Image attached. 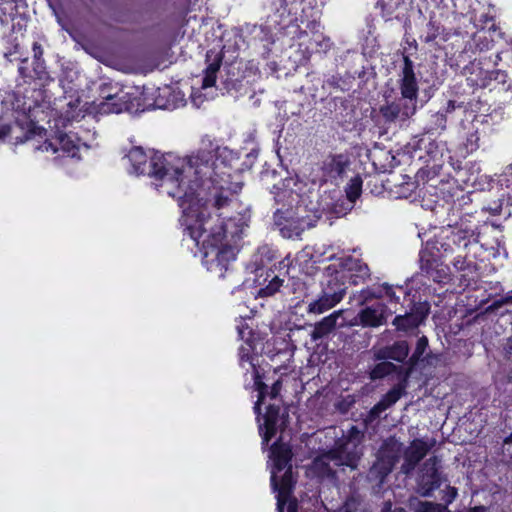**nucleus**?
<instances>
[{"instance_id": "ea45409f", "label": "nucleus", "mask_w": 512, "mask_h": 512, "mask_svg": "<svg viewBox=\"0 0 512 512\" xmlns=\"http://www.w3.org/2000/svg\"><path fill=\"white\" fill-rule=\"evenodd\" d=\"M220 217H221V214H218V215H217V219H215V220H214V219L212 218L211 225H212V226H215L216 224H219V222H221V221H220V219H219Z\"/></svg>"}, {"instance_id": "bb28decb", "label": "nucleus", "mask_w": 512, "mask_h": 512, "mask_svg": "<svg viewBox=\"0 0 512 512\" xmlns=\"http://www.w3.org/2000/svg\"><path fill=\"white\" fill-rule=\"evenodd\" d=\"M330 170L337 174H341L344 170V161L342 156H333L327 163Z\"/></svg>"}, {"instance_id": "7c9ffc66", "label": "nucleus", "mask_w": 512, "mask_h": 512, "mask_svg": "<svg viewBox=\"0 0 512 512\" xmlns=\"http://www.w3.org/2000/svg\"><path fill=\"white\" fill-rule=\"evenodd\" d=\"M428 347V339L423 336L420 337L417 341V345L413 354V358L419 359L425 352L426 348Z\"/></svg>"}, {"instance_id": "7ed1b4c3", "label": "nucleus", "mask_w": 512, "mask_h": 512, "mask_svg": "<svg viewBox=\"0 0 512 512\" xmlns=\"http://www.w3.org/2000/svg\"><path fill=\"white\" fill-rule=\"evenodd\" d=\"M256 360L257 357L251 354V346L247 343L246 345H242L239 348V363L240 366L246 371L252 373V378L254 380L255 390L258 392V400L254 406V412L259 416L260 415V406L265 404L266 398L269 397L270 400H275L279 395L281 390V382L278 380L274 382L271 387V391L267 392V386L261 382L259 372L256 368ZM287 415L283 412L280 413V407L275 405L274 403H269L266 408V413L262 417L263 422L258 417L259 421V432L262 436V444L266 445L270 439L278 432H283L286 423H287Z\"/></svg>"}, {"instance_id": "c03bdc74", "label": "nucleus", "mask_w": 512, "mask_h": 512, "mask_svg": "<svg viewBox=\"0 0 512 512\" xmlns=\"http://www.w3.org/2000/svg\"><path fill=\"white\" fill-rule=\"evenodd\" d=\"M511 293H512V291H511ZM506 301H507V302H512V294H511V295H509V296L506 298Z\"/></svg>"}, {"instance_id": "72a5a7b5", "label": "nucleus", "mask_w": 512, "mask_h": 512, "mask_svg": "<svg viewBox=\"0 0 512 512\" xmlns=\"http://www.w3.org/2000/svg\"><path fill=\"white\" fill-rule=\"evenodd\" d=\"M18 126L19 124H17L14 128H11L8 125H0V140L4 139V137L10 133V131L15 130V128Z\"/></svg>"}, {"instance_id": "a878e982", "label": "nucleus", "mask_w": 512, "mask_h": 512, "mask_svg": "<svg viewBox=\"0 0 512 512\" xmlns=\"http://www.w3.org/2000/svg\"><path fill=\"white\" fill-rule=\"evenodd\" d=\"M394 368V365L389 362H382L377 364L371 372V377L373 379L381 378L387 374H389Z\"/></svg>"}, {"instance_id": "9d476101", "label": "nucleus", "mask_w": 512, "mask_h": 512, "mask_svg": "<svg viewBox=\"0 0 512 512\" xmlns=\"http://www.w3.org/2000/svg\"><path fill=\"white\" fill-rule=\"evenodd\" d=\"M387 319V307L377 303L363 308L355 318L353 325L360 324L363 327H379L385 324Z\"/></svg>"}, {"instance_id": "f03ea898", "label": "nucleus", "mask_w": 512, "mask_h": 512, "mask_svg": "<svg viewBox=\"0 0 512 512\" xmlns=\"http://www.w3.org/2000/svg\"><path fill=\"white\" fill-rule=\"evenodd\" d=\"M214 148L211 141H203L202 146L187 158H178L172 155H154L148 162V157L141 147L132 148L127 154L131 163V173L136 175L147 174L160 183L157 189L168 196L180 199L181 203L191 196L189 192H182V183L185 177L194 170L196 175L211 176L216 168L213 162Z\"/></svg>"}, {"instance_id": "a211bd4d", "label": "nucleus", "mask_w": 512, "mask_h": 512, "mask_svg": "<svg viewBox=\"0 0 512 512\" xmlns=\"http://www.w3.org/2000/svg\"><path fill=\"white\" fill-rule=\"evenodd\" d=\"M208 66L204 71V77L202 79V87L208 88L215 85L216 74L220 69L222 57L219 53L209 51L206 55Z\"/></svg>"}, {"instance_id": "dca6fc26", "label": "nucleus", "mask_w": 512, "mask_h": 512, "mask_svg": "<svg viewBox=\"0 0 512 512\" xmlns=\"http://www.w3.org/2000/svg\"><path fill=\"white\" fill-rule=\"evenodd\" d=\"M343 310L334 311L330 315L324 317L321 321L314 325V329L311 333V338L314 341L322 339L330 332L334 330L337 324V320L342 315Z\"/></svg>"}, {"instance_id": "39448f33", "label": "nucleus", "mask_w": 512, "mask_h": 512, "mask_svg": "<svg viewBox=\"0 0 512 512\" xmlns=\"http://www.w3.org/2000/svg\"><path fill=\"white\" fill-rule=\"evenodd\" d=\"M363 434L356 427H351L348 434L336 442L335 447L320 455L312 462L309 472L318 477L330 476L333 469L330 466H346L356 469L362 455L361 441Z\"/></svg>"}, {"instance_id": "393cba45", "label": "nucleus", "mask_w": 512, "mask_h": 512, "mask_svg": "<svg viewBox=\"0 0 512 512\" xmlns=\"http://www.w3.org/2000/svg\"><path fill=\"white\" fill-rule=\"evenodd\" d=\"M281 285H282V280L279 279L277 276H274L266 287L259 289L258 296H260V297L272 296L279 290Z\"/></svg>"}, {"instance_id": "79ce46f5", "label": "nucleus", "mask_w": 512, "mask_h": 512, "mask_svg": "<svg viewBox=\"0 0 512 512\" xmlns=\"http://www.w3.org/2000/svg\"><path fill=\"white\" fill-rule=\"evenodd\" d=\"M104 88H106V89H105V94H111V93L109 92V90H110V86H109V85H106V84H105V85H102V86L100 87V91H101L102 89H104Z\"/></svg>"}, {"instance_id": "20e7f679", "label": "nucleus", "mask_w": 512, "mask_h": 512, "mask_svg": "<svg viewBox=\"0 0 512 512\" xmlns=\"http://www.w3.org/2000/svg\"><path fill=\"white\" fill-rule=\"evenodd\" d=\"M398 85L401 97L381 106L380 113L385 121L402 124L415 115L419 91L414 63L406 55L403 56Z\"/></svg>"}, {"instance_id": "de8ad7c7", "label": "nucleus", "mask_w": 512, "mask_h": 512, "mask_svg": "<svg viewBox=\"0 0 512 512\" xmlns=\"http://www.w3.org/2000/svg\"><path fill=\"white\" fill-rule=\"evenodd\" d=\"M329 45V39L326 40V47Z\"/></svg>"}, {"instance_id": "4be33fe9", "label": "nucleus", "mask_w": 512, "mask_h": 512, "mask_svg": "<svg viewBox=\"0 0 512 512\" xmlns=\"http://www.w3.org/2000/svg\"><path fill=\"white\" fill-rule=\"evenodd\" d=\"M15 5L7 0L0 3V22L2 25H8L14 18Z\"/></svg>"}, {"instance_id": "c9c22d12", "label": "nucleus", "mask_w": 512, "mask_h": 512, "mask_svg": "<svg viewBox=\"0 0 512 512\" xmlns=\"http://www.w3.org/2000/svg\"><path fill=\"white\" fill-rule=\"evenodd\" d=\"M33 51H34V57L36 59H40L43 54V51H42L41 46L38 43L33 44Z\"/></svg>"}, {"instance_id": "37998d69", "label": "nucleus", "mask_w": 512, "mask_h": 512, "mask_svg": "<svg viewBox=\"0 0 512 512\" xmlns=\"http://www.w3.org/2000/svg\"><path fill=\"white\" fill-rule=\"evenodd\" d=\"M504 443L505 444H511L512 443V433L508 437L505 438Z\"/></svg>"}, {"instance_id": "58836bf2", "label": "nucleus", "mask_w": 512, "mask_h": 512, "mask_svg": "<svg viewBox=\"0 0 512 512\" xmlns=\"http://www.w3.org/2000/svg\"><path fill=\"white\" fill-rule=\"evenodd\" d=\"M436 37H437V33H435V32H433V33H431V34L429 33V34H427V35L425 36L424 41H425L426 43H429V42L434 41V40L436 39Z\"/></svg>"}, {"instance_id": "2eb2a0df", "label": "nucleus", "mask_w": 512, "mask_h": 512, "mask_svg": "<svg viewBox=\"0 0 512 512\" xmlns=\"http://www.w3.org/2000/svg\"><path fill=\"white\" fill-rule=\"evenodd\" d=\"M427 310L417 309L405 315H398L394 318L392 324L400 331H410L417 328L426 318Z\"/></svg>"}, {"instance_id": "f3484780", "label": "nucleus", "mask_w": 512, "mask_h": 512, "mask_svg": "<svg viewBox=\"0 0 512 512\" xmlns=\"http://www.w3.org/2000/svg\"><path fill=\"white\" fill-rule=\"evenodd\" d=\"M344 265L348 270V277L354 285L364 282L370 275L368 266L359 258H346Z\"/></svg>"}, {"instance_id": "c85d7f7f", "label": "nucleus", "mask_w": 512, "mask_h": 512, "mask_svg": "<svg viewBox=\"0 0 512 512\" xmlns=\"http://www.w3.org/2000/svg\"><path fill=\"white\" fill-rule=\"evenodd\" d=\"M434 126L429 130H444L446 128V115L440 112L435 113L433 116Z\"/></svg>"}, {"instance_id": "49530a36", "label": "nucleus", "mask_w": 512, "mask_h": 512, "mask_svg": "<svg viewBox=\"0 0 512 512\" xmlns=\"http://www.w3.org/2000/svg\"><path fill=\"white\" fill-rule=\"evenodd\" d=\"M509 170H510V174L512 176V164L510 165Z\"/></svg>"}, {"instance_id": "e433bc0d", "label": "nucleus", "mask_w": 512, "mask_h": 512, "mask_svg": "<svg viewBox=\"0 0 512 512\" xmlns=\"http://www.w3.org/2000/svg\"><path fill=\"white\" fill-rule=\"evenodd\" d=\"M383 287H384V289L386 290V295H387L389 298H391V299H397V300H398V298L395 296V293L393 292V290H392V287H391V286H389L388 284H383Z\"/></svg>"}, {"instance_id": "5701e85b", "label": "nucleus", "mask_w": 512, "mask_h": 512, "mask_svg": "<svg viewBox=\"0 0 512 512\" xmlns=\"http://www.w3.org/2000/svg\"><path fill=\"white\" fill-rule=\"evenodd\" d=\"M362 180L356 176L350 180L346 188L347 197L351 202H354L361 194Z\"/></svg>"}, {"instance_id": "4468645a", "label": "nucleus", "mask_w": 512, "mask_h": 512, "mask_svg": "<svg viewBox=\"0 0 512 512\" xmlns=\"http://www.w3.org/2000/svg\"><path fill=\"white\" fill-rule=\"evenodd\" d=\"M320 219V215L314 213L308 216H299L297 220H287L286 223L280 227V233L285 238L299 237L305 229L312 228Z\"/></svg>"}, {"instance_id": "a19ab883", "label": "nucleus", "mask_w": 512, "mask_h": 512, "mask_svg": "<svg viewBox=\"0 0 512 512\" xmlns=\"http://www.w3.org/2000/svg\"><path fill=\"white\" fill-rule=\"evenodd\" d=\"M220 217H221V214H218V215H217V219H215V220H214V219L212 218L211 225H212V226H215L216 224H219V222H221V221H220V219H219Z\"/></svg>"}, {"instance_id": "cd10ccee", "label": "nucleus", "mask_w": 512, "mask_h": 512, "mask_svg": "<svg viewBox=\"0 0 512 512\" xmlns=\"http://www.w3.org/2000/svg\"><path fill=\"white\" fill-rule=\"evenodd\" d=\"M42 129L35 127L32 123L29 124L28 130L25 132L24 137L16 136V144L24 143L31 139L32 135L41 134Z\"/></svg>"}, {"instance_id": "b1692460", "label": "nucleus", "mask_w": 512, "mask_h": 512, "mask_svg": "<svg viewBox=\"0 0 512 512\" xmlns=\"http://www.w3.org/2000/svg\"><path fill=\"white\" fill-rule=\"evenodd\" d=\"M415 512H451L446 505L431 503V502H418L415 507Z\"/></svg>"}, {"instance_id": "f8f14e48", "label": "nucleus", "mask_w": 512, "mask_h": 512, "mask_svg": "<svg viewBox=\"0 0 512 512\" xmlns=\"http://www.w3.org/2000/svg\"><path fill=\"white\" fill-rule=\"evenodd\" d=\"M345 294L346 290L344 288L336 291H323L317 299L309 303L307 312L309 314H322L341 302Z\"/></svg>"}, {"instance_id": "aec40b11", "label": "nucleus", "mask_w": 512, "mask_h": 512, "mask_svg": "<svg viewBox=\"0 0 512 512\" xmlns=\"http://www.w3.org/2000/svg\"><path fill=\"white\" fill-rule=\"evenodd\" d=\"M409 353V346L406 341L396 342L393 346L383 351L382 354L378 355L381 358H390L398 362H402L406 359Z\"/></svg>"}, {"instance_id": "4c0bfd02", "label": "nucleus", "mask_w": 512, "mask_h": 512, "mask_svg": "<svg viewBox=\"0 0 512 512\" xmlns=\"http://www.w3.org/2000/svg\"><path fill=\"white\" fill-rule=\"evenodd\" d=\"M354 505H355V501L349 500L345 503L343 508H341L340 512H351V508L354 507Z\"/></svg>"}, {"instance_id": "a18cd8bd", "label": "nucleus", "mask_w": 512, "mask_h": 512, "mask_svg": "<svg viewBox=\"0 0 512 512\" xmlns=\"http://www.w3.org/2000/svg\"><path fill=\"white\" fill-rule=\"evenodd\" d=\"M448 105H449V108L454 109V104L452 101H449Z\"/></svg>"}, {"instance_id": "423d86ee", "label": "nucleus", "mask_w": 512, "mask_h": 512, "mask_svg": "<svg viewBox=\"0 0 512 512\" xmlns=\"http://www.w3.org/2000/svg\"><path fill=\"white\" fill-rule=\"evenodd\" d=\"M269 458L273 462L271 469V486L277 492L278 512H297V502L291 497L294 486L289 446H272Z\"/></svg>"}, {"instance_id": "2f4dec72", "label": "nucleus", "mask_w": 512, "mask_h": 512, "mask_svg": "<svg viewBox=\"0 0 512 512\" xmlns=\"http://www.w3.org/2000/svg\"><path fill=\"white\" fill-rule=\"evenodd\" d=\"M457 489L454 488V487H450L448 486L445 490H444V496H443V499L444 501L446 502V506L450 503H452L454 501V499L457 497Z\"/></svg>"}, {"instance_id": "1a4fd4ad", "label": "nucleus", "mask_w": 512, "mask_h": 512, "mask_svg": "<svg viewBox=\"0 0 512 512\" xmlns=\"http://www.w3.org/2000/svg\"><path fill=\"white\" fill-rule=\"evenodd\" d=\"M438 464L439 460L436 457H432L424 463L419 482L420 492L423 496H429L433 490L441 485L442 479L438 471Z\"/></svg>"}, {"instance_id": "ddd939ff", "label": "nucleus", "mask_w": 512, "mask_h": 512, "mask_svg": "<svg viewBox=\"0 0 512 512\" xmlns=\"http://www.w3.org/2000/svg\"><path fill=\"white\" fill-rule=\"evenodd\" d=\"M35 149L42 152L60 153V157H75L78 152L77 146L68 135H60L56 142L45 141L42 145L36 146Z\"/></svg>"}, {"instance_id": "9b49d317", "label": "nucleus", "mask_w": 512, "mask_h": 512, "mask_svg": "<svg viewBox=\"0 0 512 512\" xmlns=\"http://www.w3.org/2000/svg\"><path fill=\"white\" fill-rule=\"evenodd\" d=\"M105 89L100 92L102 101L99 103V111L101 113H121L124 110L130 109L129 95L122 90H118L113 94H105Z\"/></svg>"}, {"instance_id": "6ab92c4d", "label": "nucleus", "mask_w": 512, "mask_h": 512, "mask_svg": "<svg viewBox=\"0 0 512 512\" xmlns=\"http://www.w3.org/2000/svg\"><path fill=\"white\" fill-rule=\"evenodd\" d=\"M402 395V388L401 387H394L391 389L383 398L382 400L377 403L371 410V414L373 416H378L380 413L385 411L387 408H389L391 405L395 404Z\"/></svg>"}, {"instance_id": "6e6552de", "label": "nucleus", "mask_w": 512, "mask_h": 512, "mask_svg": "<svg viewBox=\"0 0 512 512\" xmlns=\"http://www.w3.org/2000/svg\"><path fill=\"white\" fill-rule=\"evenodd\" d=\"M398 453L399 448L395 447V445L381 449L377 461L370 469L369 477L372 480L382 483L398 461Z\"/></svg>"}, {"instance_id": "473e14b6", "label": "nucleus", "mask_w": 512, "mask_h": 512, "mask_svg": "<svg viewBox=\"0 0 512 512\" xmlns=\"http://www.w3.org/2000/svg\"><path fill=\"white\" fill-rule=\"evenodd\" d=\"M483 210L489 211L493 215H499L502 211V200H498L493 204L483 207Z\"/></svg>"}, {"instance_id": "412c9836", "label": "nucleus", "mask_w": 512, "mask_h": 512, "mask_svg": "<svg viewBox=\"0 0 512 512\" xmlns=\"http://www.w3.org/2000/svg\"><path fill=\"white\" fill-rule=\"evenodd\" d=\"M231 258H203V266L207 271L214 273L219 278L224 276V272L228 270Z\"/></svg>"}, {"instance_id": "0eeeda50", "label": "nucleus", "mask_w": 512, "mask_h": 512, "mask_svg": "<svg viewBox=\"0 0 512 512\" xmlns=\"http://www.w3.org/2000/svg\"><path fill=\"white\" fill-rule=\"evenodd\" d=\"M436 440L433 438L415 439L407 447L404 454V463L401 471L409 474L416 465L426 456V454L435 446Z\"/></svg>"}, {"instance_id": "c756f323", "label": "nucleus", "mask_w": 512, "mask_h": 512, "mask_svg": "<svg viewBox=\"0 0 512 512\" xmlns=\"http://www.w3.org/2000/svg\"><path fill=\"white\" fill-rule=\"evenodd\" d=\"M274 9H275V12L277 14H279V17L281 19L290 14V10L288 9L287 0H276L274 2Z\"/></svg>"}, {"instance_id": "f257e3e1", "label": "nucleus", "mask_w": 512, "mask_h": 512, "mask_svg": "<svg viewBox=\"0 0 512 512\" xmlns=\"http://www.w3.org/2000/svg\"><path fill=\"white\" fill-rule=\"evenodd\" d=\"M212 147L214 148L213 162L216 168L211 172V176L196 175L194 170H192L188 176L184 178L182 183V192H189L191 196L187 197V200H184L183 203H181L180 199L177 200L183 210L184 224L189 232V236L196 245H199L200 242L202 243L204 256H208L209 254L222 256L228 253L227 245L224 243L226 237L225 225L223 222H219V224L212 226V217L206 215V211L210 206L218 210L222 209L229 204L230 200L222 187L220 191L214 192L211 199L200 197V192L198 191L200 188V179L204 185L207 182H215L214 176L218 175L219 164L217 163L216 156L219 152V148L213 143Z\"/></svg>"}, {"instance_id": "f704fd0d", "label": "nucleus", "mask_w": 512, "mask_h": 512, "mask_svg": "<svg viewBox=\"0 0 512 512\" xmlns=\"http://www.w3.org/2000/svg\"><path fill=\"white\" fill-rule=\"evenodd\" d=\"M237 330H238V333H239V336L241 337V339H244L246 337V335H249L250 334V330H249V327L246 325H238L237 326Z\"/></svg>"}]
</instances>
